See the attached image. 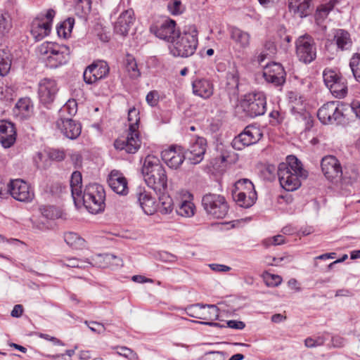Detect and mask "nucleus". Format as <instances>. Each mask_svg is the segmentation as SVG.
I'll list each match as a JSON object with an SVG mask.
<instances>
[{
	"mask_svg": "<svg viewBox=\"0 0 360 360\" xmlns=\"http://www.w3.org/2000/svg\"><path fill=\"white\" fill-rule=\"evenodd\" d=\"M193 93L203 99L210 98L214 94L213 82L205 78L196 79L192 82Z\"/></svg>",
	"mask_w": 360,
	"mask_h": 360,
	"instance_id": "25",
	"label": "nucleus"
},
{
	"mask_svg": "<svg viewBox=\"0 0 360 360\" xmlns=\"http://www.w3.org/2000/svg\"><path fill=\"white\" fill-rule=\"evenodd\" d=\"M278 176L282 188L294 191L301 186V181L307 179V172L295 156L289 155L285 162L279 164Z\"/></svg>",
	"mask_w": 360,
	"mask_h": 360,
	"instance_id": "1",
	"label": "nucleus"
},
{
	"mask_svg": "<svg viewBox=\"0 0 360 360\" xmlns=\"http://www.w3.org/2000/svg\"><path fill=\"white\" fill-rule=\"evenodd\" d=\"M56 127L65 137L70 139H77L82 131L80 123L71 117L59 118L56 121Z\"/></svg>",
	"mask_w": 360,
	"mask_h": 360,
	"instance_id": "19",
	"label": "nucleus"
},
{
	"mask_svg": "<svg viewBox=\"0 0 360 360\" xmlns=\"http://www.w3.org/2000/svg\"><path fill=\"white\" fill-rule=\"evenodd\" d=\"M50 159L56 161H62L65 158V151L59 149H52L49 153Z\"/></svg>",
	"mask_w": 360,
	"mask_h": 360,
	"instance_id": "62",
	"label": "nucleus"
},
{
	"mask_svg": "<svg viewBox=\"0 0 360 360\" xmlns=\"http://www.w3.org/2000/svg\"><path fill=\"white\" fill-rule=\"evenodd\" d=\"M163 166L158 157L148 155L144 159L141 169L142 174L145 176L149 173H152L153 172H157V169H160Z\"/></svg>",
	"mask_w": 360,
	"mask_h": 360,
	"instance_id": "35",
	"label": "nucleus"
},
{
	"mask_svg": "<svg viewBox=\"0 0 360 360\" xmlns=\"http://www.w3.org/2000/svg\"><path fill=\"white\" fill-rule=\"evenodd\" d=\"M41 214L49 219H55L63 217L62 211L51 205H42L39 207Z\"/></svg>",
	"mask_w": 360,
	"mask_h": 360,
	"instance_id": "42",
	"label": "nucleus"
},
{
	"mask_svg": "<svg viewBox=\"0 0 360 360\" xmlns=\"http://www.w3.org/2000/svg\"><path fill=\"white\" fill-rule=\"evenodd\" d=\"M50 31V22H43L36 20L32 22L31 33L37 40H41L48 36Z\"/></svg>",
	"mask_w": 360,
	"mask_h": 360,
	"instance_id": "31",
	"label": "nucleus"
},
{
	"mask_svg": "<svg viewBox=\"0 0 360 360\" xmlns=\"http://www.w3.org/2000/svg\"><path fill=\"white\" fill-rule=\"evenodd\" d=\"M53 53L49 56L46 65L50 68H57L65 65L70 58V51L69 47L65 45L57 44Z\"/></svg>",
	"mask_w": 360,
	"mask_h": 360,
	"instance_id": "21",
	"label": "nucleus"
},
{
	"mask_svg": "<svg viewBox=\"0 0 360 360\" xmlns=\"http://www.w3.org/2000/svg\"><path fill=\"white\" fill-rule=\"evenodd\" d=\"M8 189L11 195L20 202H30L34 197L30 185L22 179L11 180L8 184Z\"/></svg>",
	"mask_w": 360,
	"mask_h": 360,
	"instance_id": "11",
	"label": "nucleus"
},
{
	"mask_svg": "<svg viewBox=\"0 0 360 360\" xmlns=\"http://www.w3.org/2000/svg\"><path fill=\"white\" fill-rule=\"evenodd\" d=\"M58 91L56 81L51 78H44L38 84V95L43 103H52Z\"/></svg>",
	"mask_w": 360,
	"mask_h": 360,
	"instance_id": "14",
	"label": "nucleus"
},
{
	"mask_svg": "<svg viewBox=\"0 0 360 360\" xmlns=\"http://www.w3.org/2000/svg\"><path fill=\"white\" fill-rule=\"evenodd\" d=\"M11 65V61L8 56H6V58H2L0 60V75L5 76L8 74L10 70Z\"/></svg>",
	"mask_w": 360,
	"mask_h": 360,
	"instance_id": "61",
	"label": "nucleus"
},
{
	"mask_svg": "<svg viewBox=\"0 0 360 360\" xmlns=\"http://www.w3.org/2000/svg\"><path fill=\"white\" fill-rule=\"evenodd\" d=\"M32 112L33 105L29 98L19 99L13 108V114L20 120L29 118L32 115Z\"/></svg>",
	"mask_w": 360,
	"mask_h": 360,
	"instance_id": "28",
	"label": "nucleus"
},
{
	"mask_svg": "<svg viewBox=\"0 0 360 360\" xmlns=\"http://www.w3.org/2000/svg\"><path fill=\"white\" fill-rule=\"evenodd\" d=\"M284 243V237L281 235L269 237L263 240V245L266 248L271 245H279L283 244Z\"/></svg>",
	"mask_w": 360,
	"mask_h": 360,
	"instance_id": "54",
	"label": "nucleus"
},
{
	"mask_svg": "<svg viewBox=\"0 0 360 360\" xmlns=\"http://www.w3.org/2000/svg\"><path fill=\"white\" fill-rule=\"evenodd\" d=\"M321 167L324 176L333 183L339 182L343 172L340 161L333 155H326L321 160Z\"/></svg>",
	"mask_w": 360,
	"mask_h": 360,
	"instance_id": "10",
	"label": "nucleus"
},
{
	"mask_svg": "<svg viewBox=\"0 0 360 360\" xmlns=\"http://www.w3.org/2000/svg\"><path fill=\"white\" fill-rule=\"evenodd\" d=\"M233 198L236 203L241 207L249 208L252 206L257 198V193L246 194V193H232Z\"/></svg>",
	"mask_w": 360,
	"mask_h": 360,
	"instance_id": "33",
	"label": "nucleus"
},
{
	"mask_svg": "<svg viewBox=\"0 0 360 360\" xmlns=\"http://www.w3.org/2000/svg\"><path fill=\"white\" fill-rule=\"evenodd\" d=\"M328 89L334 96L337 98H344L347 93L346 80L342 77Z\"/></svg>",
	"mask_w": 360,
	"mask_h": 360,
	"instance_id": "40",
	"label": "nucleus"
},
{
	"mask_svg": "<svg viewBox=\"0 0 360 360\" xmlns=\"http://www.w3.org/2000/svg\"><path fill=\"white\" fill-rule=\"evenodd\" d=\"M337 0H330L328 4L320 6L316 12L315 19L317 24H321L327 18L329 12L333 10Z\"/></svg>",
	"mask_w": 360,
	"mask_h": 360,
	"instance_id": "37",
	"label": "nucleus"
},
{
	"mask_svg": "<svg viewBox=\"0 0 360 360\" xmlns=\"http://www.w3.org/2000/svg\"><path fill=\"white\" fill-rule=\"evenodd\" d=\"M148 104L152 107L155 106L158 103L159 94L157 91H150L146 98Z\"/></svg>",
	"mask_w": 360,
	"mask_h": 360,
	"instance_id": "64",
	"label": "nucleus"
},
{
	"mask_svg": "<svg viewBox=\"0 0 360 360\" xmlns=\"http://www.w3.org/2000/svg\"><path fill=\"white\" fill-rule=\"evenodd\" d=\"M234 187L232 193H246L249 195L250 193H257L253 184L248 179H242L237 181Z\"/></svg>",
	"mask_w": 360,
	"mask_h": 360,
	"instance_id": "38",
	"label": "nucleus"
},
{
	"mask_svg": "<svg viewBox=\"0 0 360 360\" xmlns=\"http://www.w3.org/2000/svg\"><path fill=\"white\" fill-rule=\"evenodd\" d=\"M141 145L139 131L132 130H128L127 136L120 137L114 143V146L117 150H124L130 154L136 153Z\"/></svg>",
	"mask_w": 360,
	"mask_h": 360,
	"instance_id": "12",
	"label": "nucleus"
},
{
	"mask_svg": "<svg viewBox=\"0 0 360 360\" xmlns=\"http://www.w3.org/2000/svg\"><path fill=\"white\" fill-rule=\"evenodd\" d=\"M91 8V0H79L76 4L75 10L80 17H84L88 15Z\"/></svg>",
	"mask_w": 360,
	"mask_h": 360,
	"instance_id": "49",
	"label": "nucleus"
},
{
	"mask_svg": "<svg viewBox=\"0 0 360 360\" xmlns=\"http://www.w3.org/2000/svg\"><path fill=\"white\" fill-rule=\"evenodd\" d=\"M288 98L293 110H298L301 109L300 107L302 106V101L300 97H298L296 93L292 91L290 92L288 94Z\"/></svg>",
	"mask_w": 360,
	"mask_h": 360,
	"instance_id": "56",
	"label": "nucleus"
},
{
	"mask_svg": "<svg viewBox=\"0 0 360 360\" xmlns=\"http://www.w3.org/2000/svg\"><path fill=\"white\" fill-rule=\"evenodd\" d=\"M16 140L14 125L8 121H0V143L5 148L11 147Z\"/></svg>",
	"mask_w": 360,
	"mask_h": 360,
	"instance_id": "24",
	"label": "nucleus"
},
{
	"mask_svg": "<svg viewBox=\"0 0 360 360\" xmlns=\"http://www.w3.org/2000/svg\"><path fill=\"white\" fill-rule=\"evenodd\" d=\"M230 39L233 42V48L238 52L248 49L251 43V35L248 32L237 27H231L229 30Z\"/></svg>",
	"mask_w": 360,
	"mask_h": 360,
	"instance_id": "18",
	"label": "nucleus"
},
{
	"mask_svg": "<svg viewBox=\"0 0 360 360\" xmlns=\"http://www.w3.org/2000/svg\"><path fill=\"white\" fill-rule=\"evenodd\" d=\"M11 19L8 13L0 15V34L7 33L11 28Z\"/></svg>",
	"mask_w": 360,
	"mask_h": 360,
	"instance_id": "51",
	"label": "nucleus"
},
{
	"mask_svg": "<svg viewBox=\"0 0 360 360\" xmlns=\"http://www.w3.org/2000/svg\"><path fill=\"white\" fill-rule=\"evenodd\" d=\"M117 354L130 360H136L138 358L137 354L135 352L125 347H120L118 349Z\"/></svg>",
	"mask_w": 360,
	"mask_h": 360,
	"instance_id": "60",
	"label": "nucleus"
},
{
	"mask_svg": "<svg viewBox=\"0 0 360 360\" xmlns=\"http://www.w3.org/2000/svg\"><path fill=\"white\" fill-rule=\"evenodd\" d=\"M295 46L296 54L300 61L309 63L316 58V46L310 35L304 34L299 37L296 40Z\"/></svg>",
	"mask_w": 360,
	"mask_h": 360,
	"instance_id": "8",
	"label": "nucleus"
},
{
	"mask_svg": "<svg viewBox=\"0 0 360 360\" xmlns=\"http://www.w3.org/2000/svg\"><path fill=\"white\" fill-rule=\"evenodd\" d=\"M342 77L339 72L332 69H326L323 72L324 83L328 89Z\"/></svg>",
	"mask_w": 360,
	"mask_h": 360,
	"instance_id": "44",
	"label": "nucleus"
},
{
	"mask_svg": "<svg viewBox=\"0 0 360 360\" xmlns=\"http://www.w3.org/2000/svg\"><path fill=\"white\" fill-rule=\"evenodd\" d=\"M311 5V0H289L288 1L290 11L300 18L309 14Z\"/></svg>",
	"mask_w": 360,
	"mask_h": 360,
	"instance_id": "29",
	"label": "nucleus"
},
{
	"mask_svg": "<svg viewBox=\"0 0 360 360\" xmlns=\"http://www.w3.org/2000/svg\"><path fill=\"white\" fill-rule=\"evenodd\" d=\"M334 40L338 48L340 50L349 49L352 44L350 34L344 30H338L335 31Z\"/></svg>",
	"mask_w": 360,
	"mask_h": 360,
	"instance_id": "34",
	"label": "nucleus"
},
{
	"mask_svg": "<svg viewBox=\"0 0 360 360\" xmlns=\"http://www.w3.org/2000/svg\"><path fill=\"white\" fill-rule=\"evenodd\" d=\"M264 279L269 286H277L282 282V278L280 276L271 274H266Z\"/></svg>",
	"mask_w": 360,
	"mask_h": 360,
	"instance_id": "59",
	"label": "nucleus"
},
{
	"mask_svg": "<svg viewBox=\"0 0 360 360\" xmlns=\"http://www.w3.org/2000/svg\"><path fill=\"white\" fill-rule=\"evenodd\" d=\"M276 47L275 44L271 41H267L264 45V50L257 57L259 63L263 62L268 56L274 55L276 53Z\"/></svg>",
	"mask_w": 360,
	"mask_h": 360,
	"instance_id": "47",
	"label": "nucleus"
},
{
	"mask_svg": "<svg viewBox=\"0 0 360 360\" xmlns=\"http://www.w3.org/2000/svg\"><path fill=\"white\" fill-rule=\"evenodd\" d=\"M343 108L338 101L328 102L319 109L318 118L324 124H340L344 120Z\"/></svg>",
	"mask_w": 360,
	"mask_h": 360,
	"instance_id": "6",
	"label": "nucleus"
},
{
	"mask_svg": "<svg viewBox=\"0 0 360 360\" xmlns=\"http://www.w3.org/2000/svg\"><path fill=\"white\" fill-rule=\"evenodd\" d=\"M285 75L283 67L278 63H271L264 68L263 76L265 80L275 86L282 85L285 81Z\"/></svg>",
	"mask_w": 360,
	"mask_h": 360,
	"instance_id": "17",
	"label": "nucleus"
},
{
	"mask_svg": "<svg viewBox=\"0 0 360 360\" xmlns=\"http://www.w3.org/2000/svg\"><path fill=\"white\" fill-rule=\"evenodd\" d=\"M134 20V13L132 9L124 11L120 15L115 23V32L122 36L127 35Z\"/></svg>",
	"mask_w": 360,
	"mask_h": 360,
	"instance_id": "27",
	"label": "nucleus"
},
{
	"mask_svg": "<svg viewBox=\"0 0 360 360\" xmlns=\"http://www.w3.org/2000/svg\"><path fill=\"white\" fill-rule=\"evenodd\" d=\"M359 177L358 170L354 167H349L345 169L342 179L347 184H353L356 182Z\"/></svg>",
	"mask_w": 360,
	"mask_h": 360,
	"instance_id": "52",
	"label": "nucleus"
},
{
	"mask_svg": "<svg viewBox=\"0 0 360 360\" xmlns=\"http://www.w3.org/2000/svg\"><path fill=\"white\" fill-rule=\"evenodd\" d=\"M226 354L223 352H207L202 356L203 360H226Z\"/></svg>",
	"mask_w": 360,
	"mask_h": 360,
	"instance_id": "55",
	"label": "nucleus"
},
{
	"mask_svg": "<svg viewBox=\"0 0 360 360\" xmlns=\"http://www.w3.org/2000/svg\"><path fill=\"white\" fill-rule=\"evenodd\" d=\"M198 31L195 25L186 26L170 46L174 56L187 58L192 56L198 46Z\"/></svg>",
	"mask_w": 360,
	"mask_h": 360,
	"instance_id": "2",
	"label": "nucleus"
},
{
	"mask_svg": "<svg viewBox=\"0 0 360 360\" xmlns=\"http://www.w3.org/2000/svg\"><path fill=\"white\" fill-rule=\"evenodd\" d=\"M75 20L72 18H68L64 20L59 26L57 27V33L60 37H68L74 27Z\"/></svg>",
	"mask_w": 360,
	"mask_h": 360,
	"instance_id": "41",
	"label": "nucleus"
},
{
	"mask_svg": "<svg viewBox=\"0 0 360 360\" xmlns=\"http://www.w3.org/2000/svg\"><path fill=\"white\" fill-rule=\"evenodd\" d=\"M161 157L165 164L171 169H178L185 160V153L179 146H171L161 153Z\"/></svg>",
	"mask_w": 360,
	"mask_h": 360,
	"instance_id": "15",
	"label": "nucleus"
},
{
	"mask_svg": "<svg viewBox=\"0 0 360 360\" xmlns=\"http://www.w3.org/2000/svg\"><path fill=\"white\" fill-rule=\"evenodd\" d=\"M110 188L117 194L126 195L129 193L128 181L124 174L119 170L113 169L108 176Z\"/></svg>",
	"mask_w": 360,
	"mask_h": 360,
	"instance_id": "20",
	"label": "nucleus"
},
{
	"mask_svg": "<svg viewBox=\"0 0 360 360\" xmlns=\"http://www.w3.org/2000/svg\"><path fill=\"white\" fill-rule=\"evenodd\" d=\"M96 264L101 268H117L123 266V261L120 257L112 254L98 255L96 257Z\"/></svg>",
	"mask_w": 360,
	"mask_h": 360,
	"instance_id": "30",
	"label": "nucleus"
},
{
	"mask_svg": "<svg viewBox=\"0 0 360 360\" xmlns=\"http://www.w3.org/2000/svg\"><path fill=\"white\" fill-rule=\"evenodd\" d=\"M167 8L172 15H179L183 11L182 4L180 0H172L168 3Z\"/></svg>",
	"mask_w": 360,
	"mask_h": 360,
	"instance_id": "57",
	"label": "nucleus"
},
{
	"mask_svg": "<svg viewBox=\"0 0 360 360\" xmlns=\"http://www.w3.org/2000/svg\"><path fill=\"white\" fill-rule=\"evenodd\" d=\"M70 188L72 196L75 201L80 198L82 195V177L79 172H74L70 179Z\"/></svg>",
	"mask_w": 360,
	"mask_h": 360,
	"instance_id": "36",
	"label": "nucleus"
},
{
	"mask_svg": "<svg viewBox=\"0 0 360 360\" xmlns=\"http://www.w3.org/2000/svg\"><path fill=\"white\" fill-rule=\"evenodd\" d=\"M57 44L45 41L42 43L40 46H39L37 49V51L39 54L43 57L46 62L47 61V58L50 55L53 53V49L56 48Z\"/></svg>",
	"mask_w": 360,
	"mask_h": 360,
	"instance_id": "48",
	"label": "nucleus"
},
{
	"mask_svg": "<svg viewBox=\"0 0 360 360\" xmlns=\"http://www.w3.org/2000/svg\"><path fill=\"white\" fill-rule=\"evenodd\" d=\"M195 207L191 201L184 200L178 207L176 212L184 217H191L194 215Z\"/></svg>",
	"mask_w": 360,
	"mask_h": 360,
	"instance_id": "43",
	"label": "nucleus"
},
{
	"mask_svg": "<svg viewBox=\"0 0 360 360\" xmlns=\"http://www.w3.org/2000/svg\"><path fill=\"white\" fill-rule=\"evenodd\" d=\"M349 66L355 79L360 83V53H356L351 58Z\"/></svg>",
	"mask_w": 360,
	"mask_h": 360,
	"instance_id": "50",
	"label": "nucleus"
},
{
	"mask_svg": "<svg viewBox=\"0 0 360 360\" xmlns=\"http://www.w3.org/2000/svg\"><path fill=\"white\" fill-rule=\"evenodd\" d=\"M63 266L72 267V268H82L84 267V262L77 258H66L60 261Z\"/></svg>",
	"mask_w": 360,
	"mask_h": 360,
	"instance_id": "58",
	"label": "nucleus"
},
{
	"mask_svg": "<svg viewBox=\"0 0 360 360\" xmlns=\"http://www.w3.org/2000/svg\"><path fill=\"white\" fill-rule=\"evenodd\" d=\"M162 194L159 197V205L158 207V210L162 214H167L172 212L173 210V200L172 198L162 193Z\"/></svg>",
	"mask_w": 360,
	"mask_h": 360,
	"instance_id": "39",
	"label": "nucleus"
},
{
	"mask_svg": "<svg viewBox=\"0 0 360 360\" xmlns=\"http://www.w3.org/2000/svg\"><path fill=\"white\" fill-rule=\"evenodd\" d=\"M146 184L157 193H164L167 188V177L164 167L143 176Z\"/></svg>",
	"mask_w": 360,
	"mask_h": 360,
	"instance_id": "16",
	"label": "nucleus"
},
{
	"mask_svg": "<svg viewBox=\"0 0 360 360\" xmlns=\"http://www.w3.org/2000/svg\"><path fill=\"white\" fill-rule=\"evenodd\" d=\"M262 137V133L259 127L250 125L236 136L232 141L231 145L236 150H240L245 147L257 143Z\"/></svg>",
	"mask_w": 360,
	"mask_h": 360,
	"instance_id": "9",
	"label": "nucleus"
},
{
	"mask_svg": "<svg viewBox=\"0 0 360 360\" xmlns=\"http://www.w3.org/2000/svg\"><path fill=\"white\" fill-rule=\"evenodd\" d=\"M64 240L72 249L82 250L86 247L85 240L75 232L65 233Z\"/></svg>",
	"mask_w": 360,
	"mask_h": 360,
	"instance_id": "32",
	"label": "nucleus"
},
{
	"mask_svg": "<svg viewBox=\"0 0 360 360\" xmlns=\"http://www.w3.org/2000/svg\"><path fill=\"white\" fill-rule=\"evenodd\" d=\"M266 104V98L262 92L250 93L241 102L243 110L251 117L264 114Z\"/></svg>",
	"mask_w": 360,
	"mask_h": 360,
	"instance_id": "7",
	"label": "nucleus"
},
{
	"mask_svg": "<svg viewBox=\"0 0 360 360\" xmlns=\"http://www.w3.org/2000/svg\"><path fill=\"white\" fill-rule=\"evenodd\" d=\"M126 70L132 79L138 78L141 75L135 59L130 56H128L126 59Z\"/></svg>",
	"mask_w": 360,
	"mask_h": 360,
	"instance_id": "46",
	"label": "nucleus"
},
{
	"mask_svg": "<svg viewBox=\"0 0 360 360\" xmlns=\"http://www.w3.org/2000/svg\"><path fill=\"white\" fill-rule=\"evenodd\" d=\"M185 311L188 316L204 321H195V323L208 326L217 325L213 322L218 319L219 316V309L216 305L196 304L187 307ZM191 321L194 322V321Z\"/></svg>",
	"mask_w": 360,
	"mask_h": 360,
	"instance_id": "4",
	"label": "nucleus"
},
{
	"mask_svg": "<svg viewBox=\"0 0 360 360\" xmlns=\"http://www.w3.org/2000/svg\"><path fill=\"white\" fill-rule=\"evenodd\" d=\"M129 129L132 131H139V111L134 107L130 108L128 111Z\"/></svg>",
	"mask_w": 360,
	"mask_h": 360,
	"instance_id": "45",
	"label": "nucleus"
},
{
	"mask_svg": "<svg viewBox=\"0 0 360 360\" xmlns=\"http://www.w3.org/2000/svg\"><path fill=\"white\" fill-rule=\"evenodd\" d=\"M175 27V21L168 19L164 20L159 27H152L151 30L158 38L172 43L179 34Z\"/></svg>",
	"mask_w": 360,
	"mask_h": 360,
	"instance_id": "22",
	"label": "nucleus"
},
{
	"mask_svg": "<svg viewBox=\"0 0 360 360\" xmlns=\"http://www.w3.org/2000/svg\"><path fill=\"white\" fill-rule=\"evenodd\" d=\"M84 205L91 214H98L105 209V193L103 187L98 184L86 186L82 195Z\"/></svg>",
	"mask_w": 360,
	"mask_h": 360,
	"instance_id": "3",
	"label": "nucleus"
},
{
	"mask_svg": "<svg viewBox=\"0 0 360 360\" xmlns=\"http://www.w3.org/2000/svg\"><path fill=\"white\" fill-rule=\"evenodd\" d=\"M207 141L202 137H198L193 141L187 152L188 160L193 165L200 163L206 152Z\"/></svg>",
	"mask_w": 360,
	"mask_h": 360,
	"instance_id": "23",
	"label": "nucleus"
},
{
	"mask_svg": "<svg viewBox=\"0 0 360 360\" xmlns=\"http://www.w3.org/2000/svg\"><path fill=\"white\" fill-rule=\"evenodd\" d=\"M202 205L208 214L217 219L225 217L229 211L226 198L219 194H205L202 198Z\"/></svg>",
	"mask_w": 360,
	"mask_h": 360,
	"instance_id": "5",
	"label": "nucleus"
},
{
	"mask_svg": "<svg viewBox=\"0 0 360 360\" xmlns=\"http://www.w3.org/2000/svg\"><path fill=\"white\" fill-rule=\"evenodd\" d=\"M137 201L144 212L148 215L153 214L158 209L155 199L150 193L142 188H139L136 193Z\"/></svg>",
	"mask_w": 360,
	"mask_h": 360,
	"instance_id": "26",
	"label": "nucleus"
},
{
	"mask_svg": "<svg viewBox=\"0 0 360 360\" xmlns=\"http://www.w3.org/2000/svg\"><path fill=\"white\" fill-rule=\"evenodd\" d=\"M77 112V103L75 100H68L60 110V113L63 115L68 113L70 117L75 115Z\"/></svg>",
	"mask_w": 360,
	"mask_h": 360,
	"instance_id": "53",
	"label": "nucleus"
},
{
	"mask_svg": "<svg viewBox=\"0 0 360 360\" xmlns=\"http://www.w3.org/2000/svg\"><path fill=\"white\" fill-rule=\"evenodd\" d=\"M108 72V63L103 60H98L86 68L83 75L84 80L87 84H93L105 77Z\"/></svg>",
	"mask_w": 360,
	"mask_h": 360,
	"instance_id": "13",
	"label": "nucleus"
},
{
	"mask_svg": "<svg viewBox=\"0 0 360 360\" xmlns=\"http://www.w3.org/2000/svg\"><path fill=\"white\" fill-rule=\"evenodd\" d=\"M305 346L307 347H315L321 346L324 344V338L322 337H318L316 339L308 338L304 341Z\"/></svg>",
	"mask_w": 360,
	"mask_h": 360,
	"instance_id": "63",
	"label": "nucleus"
}]
</instances>
